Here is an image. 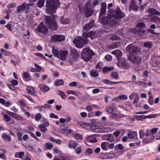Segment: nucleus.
Masks as SVG:
<instances>
[{
    "label": "nucleus",
    "mask_w": 160,
    "mask_h": 160,
    "mask_svg": "<svg viewBox=\"0 0 160 160\" xmlns=\"http://www.w3.org/2000/svg\"><path fill=\"white\" fill-rule=\"evenodd\" d=\"M138 9V6L136 2L133 0H132L130 4L129 10L130 11H137Z\"/></svg>",
    "instance_id": "nucleus-15"
},
{
    "label": "nucleus",
    "mask_w": 160,
    "mask_h": 160,
    "mask_svg": "<svg viewBox=\"0 0 160 160\" xmlns=\"http://www.w3.org/2000/svg\"><path fill=\"white\" fill-rule=\"evenodd\" d=\"M135 118L138 120H141L145 119V116L143 115H137L136 116Z\"/></svg>",
    "instance_id": "nucleus-50"
},
{
    "label": "nucleus",
    "mask_w": 160,
    "mask_h": 160,
    "mask_svg": "<svg viewBox=\"0 0 160 160\" xmlns=\"http://www.w3.org/2000/svg\"><path fill=\"white\" fill-rule=\"evenodd\" d=\"M65 37L62 35H54L52 36L51 39L53 41L61 42L64 40Z\"/></svg>",
    "instance_id": "nucleus-14"
},
{
    "label": "nucleus",
    "mask_w": 160,
    "mask_h": 160,
    "mask_svg": "<svg viewBox=\"0 0 160 160\" xmlns=\"http://www.w3.org/2000/svg\"><path fill=\"white\" fill-rule=\"evenodd\" d=\"M117 98H120V100H126L128 98L127 96L122 94L120 96L117 97Z\"/></svg>",
    "instance_id": "nucleus-54"
},
{
    "label": "nucleus",
    "mask_w": 160,
    "mask_h": 160,
    "mask_svg": "<svg viewBox=\"0 0 160 160\" xmlns=\"http://www.w3.org/2000/svg\"><path fill=\"white\" fill-rule=\"evenodd\" d=\"M23 78L24 80L26 81H29L30 79V77L28 73L27 72H25L23 73Z\"/></svg>",
    "instance_id": "nucleus-39"
},
{
    "label": "nucleus",
    "mask_w": 160,
    "mask_h": 160,
    "mask_svg": "<svg viewBox=\"0 0 160 160\" xmlns=\"http://www.w3.org/2000/svg\"><path fill=\"white\" fill-rule=\"evenodd\" d=\"M93 136L90 135L87 138V140L88 142L93 143L96 142H97V138L95 137H92Z\"/></svg>",
    "instance_id": "nucleus-28"
},
{
    "label": "nucleus",
    "mask_w": 160,
    "mask_h": 160,
    "mask_svg": "<svg viewBox=\"0 0 160 160\" xmlns=\"http://www.w3.org/2000/svg\"><path fill=\"white\" fill-rule=\"evenodd\" d=\"M34 118L36 121H38L42 118V115L40 113H38L35 116Z\"/></svg>",
    "instance_id": "nucleus-51"
},
{
    "label": "nucleus",
    "mask_w": 160,
    "mask_h": 160,
    "mask_svg": "<svg viewBox=\"0 0 160 160\" xmlns=\"http://www.w3.org/2000/svg\"><path fill=\"white\" fill-rule=\"evenodd\" d=\"M90 3L89 2L86 3L85 5V12H86L85 16L87 17H88L92 15L93 13L92 10L90 8Z\"/></svg>",
    "instance_id": "nucleus-9"
},
{
    "label": "nucleus",
    "mask_w": 160,
    "mask_h": 160,
    "mask_svg": "<svg viewBox=\"0 0 160 160\" xmlns=\"http://www.w3.org/2000/svg\"><path fill=\"white\" fill-rule=\"evenodd\" d=\"M7 152L5 149H0V158L4 160L6 159V157L5 155V153Z\"/></svg>",
    "instance_id": "nucleus-26"
},
{
    "label": "nucleus",
    "mask_w": 160,
    "mask_h": 160,
    "mask_svg": "<svg viewBox=\"0 0 160 160\" xmlns=\"http://www.w3.org/2000/svg\"><path fill=\"white\" fill-rule=\"evenodd\" d=\"M90 74L94 78L97 77L99 75V73L98 72L94 70L91 71Z\"/></svg>",
    "instance_id": "nucleus-37"
},
{
    "label": "nucleus",
    "mask_w": 160,
    "mask_h": 160,
    "mask_svg": "<svg viewBox=\"0 0 160 160\" xmlns=\"http://www.w3.org/2000/svg\"><path fill=\"white\" fill-rule=\"evenodd\" d=\"M129 139L133 140H137L138 139V134L137 132L132 131L129 132L128 134Z\"/></svg>",
    "instance_id": "nucleus-18"
},
{
    "label": "nucleus",
    "mask_w": 160,
    "mask_h": 160,
    "mask_svg": "<svg viewBox=\"0 0 160 160\" xmlns=\"http://www.w3.org/2000/svg\"><path fill=\"white\" fill-rule=\"evenodd\" d=\"M109 144V142H103L101 144V147L105 151H107L108 150V144Z\"/></svg>",
    "instance_id": "nucleus-29"
},
{
    "label": "nucleus",
    "mask_w": 160,
    "mask_h": 160,
    "mask_svg": "<svg viewBox=\"0 0 160 160\" xmlns=\"http://www.w3.org/2000/svg\"><path fill=\"white\" fill-rule=\"evenodd\" d=\"M2 136L3 139L6 142H9L11 140L10 136L7 134L3 133L2 134Z\"/></svg>",
    "instance_id": "nucleus-27"
},
{
    "label": "nucleus",
    "mask_w": 160,
    "mask_h": 160,
    "mask_svg": "<svg viewBox=\"0 0 160 160\" xmlns=\"http://www.w3.org/2000/svg\"><path fill=\"white\" fill-rule=\"evenodd\" d=\"M92 152V150L89 148H88L86 151V154L87 155H88L91 154Z\"/></svg>",
    "instance_id": "nucleus-59"
},
{
    "label": "nucleus",
    "mask_w": 160,
    "mask_h": 160,
    "mask_svg": "<svg viewBox=\"0 0 160 160\" xmlns=\"http://www.w3.org/2000/svg\"><path fill=\"white\" fill-rule=\"evenodd\" d=\"M52 150L53 152V153L55 154L58 153L60 155L61 153H63L61 151L57 148H54Z\"/></svg>",
    "instance_id": "nucleus-45"
},
{
    "label": "nucleus",
    "mask_w": 160,
    "mask_h": 160,
    "mask_svg": "<svg viewBox=\"0 0 160 160\" xmlns=\"http://www.w3.org/2000/svg\"><path fill=\"white\" fill-rule=\"evenodd\" d=\"M78 145V143L73 140L70 141L68 143V146L70 149H75Z\"/></svg>",
    "instance_id": "nucleus-21"
},
{
    "label": "nucleus",
    "mask_w": 160,
    "mask_h": 160,
    "mask_svg": "<svg viewBox=\"0 0 160 160\" xmlns=\"http://www.w3.org/2000/svg\"><path fill=\"white\" fill-rule=\"evenodd\" d=\"M52 51L54 56L58 58L59 52L57 49H56L55 48H52Z\"/></svg>",
    "instance_id": "nucleus-43"
},
{
    "label": "nucleus",
    "mask_w": 160,
    "mask_h": 160,
    "mask_svg": "<svg viewBox=\"0 0 160 160\" xmlns=\"http://www.w3.org/2000/svg\"><path fill=\"white\" fill-rule=\"evenodd\" d=\"M137 47L131 44L129 45L127 48V51L130 53H135L137 50Z\"/></svg>",
    "instance_id": "nucleus-17"
},
{
    "label": "nucleus",
    "mask_w": 160,
    "mask_h": 160,
    "mask_svg": "<svg viewBox=\"0 0 160 160\" xmlns=\"http://www.w3.org/2000/svg\"><path fill=\"white\" fill-rule=\"evenodd\" d=\"M59 6V0H46V11L50 14L56 13V9Z\"/></svg>",
    "instance_id": "nucleus-2"
},
{
    "label": "nucleus",
    "mask_w": 160,
    "mask_h": 160,
    "mask_svg": "<svg viewBox=\"0 0 160 160\" xmlns=\"http://www.w3.org/2000/svg\"><path fill=\"white\" fill-rule=\"evenodd\" d=\"M58 92L59 93V95L61 96L62 99H64L67 97V95L63 92L59 90Z\"/></svg>",
    "instance_id": "nucleus-44"
},
{
    "label": "nucleus",
    "mask_w": 160,
    "mask_h": 160,
    "mask_svg": "<svg viewBox=\"0 0 160 160\" xmlns=\"http://www.w3.org/2000/svg\"><path fill=\"white\" fill-rule=\"evenodd\" d=\"M4 120L6 122L10 121L11 122V124H12L13 122V120L12 119H11V118L7 114H4L3 116Z\"/></svg>",
    "instance_id": "nucleus-35"
},
{
    "label": "nucleus",
    "mask_w": 160,
    "mask_h": 160,
    "mask_svg": "<svg viewBox=\"0 0 160 160\" xmlns=\"http://www.w3.org/2000/svg\"><path fill=\"white\" fill-rule=\"evenodd\" d=\"M37 30L39 32L42 33H46L48 32V29L42 23H41L37 28Z\"/></svg>",
    "instance_id": "nucleus-16"
},
{
    "label": "nucleus",
    "mask_w": 160,
    "mask_h": 160,
    "mask_svg": "<svg viewBox=\"0 0 160 160\" xmlns=\"http://www.w3.org/2000/svg\"><path fill=\"white\" fill-rule=\"evenodd\" d=\"M45 0H39L38 3V6L39 8L42 7L44 4Z\"/></svg>",
    "instance_id": "nucleus-48"
},
{
    "label": "nucleus",
    "mask_w": 160,
    "mask_h": 160,
    "mask_svg": "<svg viewBox=\"0 0 160 160\" xmlns=\"http://www.w3.org/2000/svg\"><path fill=\"white\" fill-rule=\"evenodd\" d=\"M102 139L104 140H107L110 142H113L114 141V138L112 135L111 134H106L102 137Z\"/></svg>",
    "instance_id": "nucleus-13"
},
{
    "label": "nucleus",
    "mask_w": 160,
    "mask_h": 160,
    "mask_svg": "<svg viewBox=\"0 0 160 160\" xmlns=\"http://www.w3.org/2000/svg\"><path fill=\"white\" fill-rule=\"evenodd\" d=\"M45 20V24L48 28L52 30H56L58 26L54 17L46 16Z\"/></svg>",
    "instance_id": "nucleus-3"
},
{
    "label": "nucleus",
    "mask_w": 160,
    "mask_h": 160,
    "mask_svg": "<svg viewBox=\"0 0 160 160\" xmlns=\"http://www.w3.org/2000/svg\"><path fill=\"white\" fill-rule=\"evenodd\" d=\"M75 151L76 154H79L81 153L82 151L81 148L80 147H78L75 149Z\"/></svg>",
    "instance_id": "nucleus-61"
},
{
    "label": "nucleus",
    "mask_w": 160,
    "mask_h": 160,
    "mask_svg": "<svg viewBox=\"0 0 160 160\" xmlns=\"http://www.w3.org/2000/svg\"><path fill=\"white\" fill-rule=\"evenodd\" d=\"M60 22L63 24H68L69 22V20L63 17H61L60 19Z\"/></svg>",
    "instance_id": "nucleus-30"
},
{
    "label": "nucleus",
    "mask_w": 160,
    "mask_h": 160,
    "mask_svg": "<svg viewBox=\"0 0 160 160\" xmlns=\"http://www.w3.org/2000/svg\"><path fill=\"white\" fill-rule=\"evenodd\" d=\"M93 21H91V22L85 25L83 27L84 30L86 31L90 29L93 26Z\"/></svg>",
    "instance_id": "nucleus-23"
},
{
    "label": "nucleus",
    "mask_w": 160,
    "mask_h": 160,
    "mask_svg": "<svg viewBox=\"0 0 160 160\" xmlns=\"http://www.w3.org/2000/svg\"><path fill=\"white\" fill-rule=\"evenodd\" d=\"M86 109L88 112H91L92 110V107L91 105H88L86 107Z\"/></svg>",
    "instance_id": "nucleus-63"
},
{
    "label": "nucleus",
    "mask_w": 160,
    "mask_h": 160,
    "mask_svg": "<svg viewBox=\"0 0 160 160\" xmlns=\"http://www.w3.org/2000/svg\"><path fill=\"white\" fill-rule=\"evenodd\" d=\"M148 12L151 15H160V12L154 8H150L148 10Z\"/></svg>",
    "instance_id": "nucleus-24"
},
{
    "label": "nucleus",
    "mask_w": 160,
    "mask_h": 160,
    "mask_svg": "<svg viewBox=\"0 0 160 160\" xmlns=\"http://www.w3.org/2000/svg\"><path fill=\"white\" fill-rule=\"evenodd\" d=\"M108 38L112 40H118L120 39V37L115 34H109L107 36Z\"/></svg>",
    "instance_id": "nucleus-25"
},
{
    "label": "nucleus",
    "mask_w": 160,
    "mask_h": 160,
    "mask_svg": "<svg viewBox=\"0 0 160 160\" xmlns=\"http://www.w3.org/2000/svg\"><path fill=\"white\" fill-rule=\"evenodd\" d=\"M38 128L42 132H45L47 130L46 127L42 124H40L38 126Z\"/></svg>",
    "instance_id": "nucleus-32"
},
{
    "label": "nucleus",
    "mask_w": 160,
    "mask_h": 160,
    "mask_svg": "<svg viewBox=\"0 0 160 160\" xmlns=\"http://www.w3.org/2000/svg\"><path fill=\"white\" fill-rule=\"evenodd\" d=\"M68 52L67 50H61L58 58L62 60H64L66 58V56L68 54Z\"/></svg>",
    "instance_id": "nucleus-12"
},
{
    "label": "nucleus",
    "mask_w": 160,
    "mask_h": 160,
    "mask_svg": "<svg viewBox=\"0 0 160 160\" xmlns=\"http://www.w3.org/2000/svg\"><path fill=\"white\" fill-rule=\"evenodd\" d=\"M17 138L19 141L22 140V134L20 132H18L17 134Z\"/></svg>",
    "instance_id": "nucleus-62"
},
{
    "label": "nucleus",
    "mask_w": 160,
    "mask_h": 160,
    "mask_svg": "<svg viewBox=\"0 0 160 160\" xmlns=\"http://www.w3.org/2000/svg\"><path fill=\"white\" fill-rule=\"evenodd\" d=\"M107 15L108 16L103 19H100V21L102 24L108 25H112L114 23L116 19H120L125 16L124 13L120 10L119 8L115 11L111 9H109Z\"/></svg>",
    "instance_id": "nucleus-1"
},
{
    "label": "nucleus",
    "mask_w": 160,
    "mask_h": 160,
    "mask_svg": "<svg viewBox=\"0 0 160 160\" xmlns=\"http://www.w3.org/2000/svg\"><path fill=\"white\" fill-rule=\"evenodd\" d=\"M94 132H106L110 131V129L109 128H104L100 129L96 128L94 130Z\"/></svg>",
    "instance_id": "nucleus-20"
},
{
    "label": "nucleus",
    "mask_w": 160,
    "mask_h": 160,
    "mask_svg": "<svg viewBox=\"0 0 160 160\" xmlns=\"http://www.w3.org/2000/svg\"><path fill=\"white\" fill-rule=\"evenodd\" d=\"M45 147L48 149H51L53 147V145L51 143H47L46 144Z\"/></svg>",
    "instance_id": "nucleus-57"
},
{
    "label": "nucleus",
    "mask_w": 160,
    "mask_h": 160,
    "mask_svg": "<svg viewBox=\"0 0 160 160\" xmlns=\"http://www.w3.org/2000/svg\"><path fill=\"white\" fill-rule=\"evenodd\" d=\"M27 91L31 94H33L35 92L34 88L32 86H28L27 88Z\"/></svg>",
    "instance_id": "nucleus-33"
},
{
    "label": "nucleus",
    "mask_w": 160,
    "mask_h": 160,
    "mask_svg": "<svg viewBox=\"0 0 160 160\" xmlns=\"http://www.w3.org/2000/svg\"><path fill=\"white\" fill-rule=\"evenodd\" d=\"M24 154V153L23 152H18L16 153L15 157L16 158H22Z\"/></svg>",
    "instance_id": "nucleus-42"
},
{
    "label": "nucleus",
    "mask_w": 160,
    "mask_h": 160,
    "mask_svg": "<svg viewBox=\"0 0 160 160\" xmlns=\"http://www.w3.org/2000/svg\"><path fill=\"white\" fill-rule=\"evenodd\" d=\"M72 136L76 138L79 139H81L82 138V136L79 134L73 133Z\"/></svg>",
    "instance_id": "nucleus-52"
},
{
    "label": "nucleus",
    "mask_w": 160,
    "mask_h": 160,
    "mask_svg": "<svg viewBox=\"0 0 160 160\" xmlns=\"http://www.w3.org/2000/svg\"><path fill=\"white\" fill-rule=\"evenodd\" d=\"M117 65L121 69H126L129 67V65L127 63L126 60L123 58H121L119 60Z\"/></svg>",
    "instance_id": "nucleus-7"
},
{
    "label": "nucleus",
    "mask_w": 160,
    "mask_h": 160,
    "mask_svg": "<svg viewBox=\"0 0 160 160\" xmlns=\"http://www.w3.org/2000/svg\"><path fill=\"white\" fill-rule=\"evenodd\" d=\"M112 53L115 55L118 60L120 58L122 55V52L118 50L113 51L112 52Z\"/></svg>",
    "instance_id": "nucleus-22"
},
{
    "label": "nucleus",
    "mask_w": 160,
    "mask_h": 160,
    "mask_svg": "<svg viewBox=\"0 0 160 160\" xmlns=\"http://www.w3.org/2000/svg\"><path fill=\"white\" fill-rule=\"evenodd\" d=\"M140 138H142L144 136V132L143 130H140L139 131Z\"/></svg>",
    "instance_id": "nucleus-64"
},
{
    "label": "nucleus",
    "mask_w": 160,
    "mask_h": 160,
    "mask_svg": "<svg viewBox=\"0 0 160 160\" xmlns=\"http://www.w3.org/2000/svg\"><path fill=\"white\" fill-rule=\"evenodd\" d=\"M42 85H39V87L41 89H42L44 92L47 91L49 90V88L47 87L45 85L43 87H42Z\"/></svg>",
    "instance_id": "nucleus-47"
},
{
    "label": "nucleus",
    "mask_w": 160,
    "mask_h": 160,
    "mask_svg": "<svg viewBox=\"0 0 160 160\" xmlns=\"http://www.w3.org/2000/svg\"><path fill=\"white\" fill-rule=\"evenodd\" d=\"M92 51L89 48H85L83 49L81 53L82 59L85 61H87L92 57Z\"/></svg>",
    "instance_id": "nucleus-5"
},
{
    "label": "nucleus",
    "mask_w": 160,
    "mask_h": 160,
    "mask_svg": "<svg viewBox=\"0 0 160 160\" xmlns=\"http://www.w3.org/2000/svg\"><path fill=\"white\" fill-rule=\"evenodd\" d=\"M146 27L145 24L142 22L138 23L136 25V28L137 29L135 28L131 29L130 30L131 32L137 34L139 36L142 35L145 32V31L142 29Z\"/></svg>",
    "instance_id": "nucleus-4"
},
{
    "label": "nucleus",
    "mask_w": 160,
    "mask_h": 160,
    "mask_svg": "<svg viewBox=\"0 0 160 160\" xmlns=\"http://www.w3.org/2000/svg\"><path fill=\"white\" fill-rule=\"evenodd\" d=\"M111 76L112 78H114L116 79H118L119 78L117 73L115 72H112L111 73Z\"/></svg>",
    "instance_id": "nucleus-46"
},
{
    "label": "nucleus",
    "mask_w": 160,
    "mask_h": 160,
    "mask_svg": "<svg viewBox=\"0 0 160 160\" xmlns=\"http://www.w3.org/2000/svg\"><path fill=\"white\" fill-rule=\"evenodd\" d=\"M7 113L9 116L18 120L23 121L24 119L20 115L8 111H7Z\"/></svg>",
    "instance_id": "nucleus-11"
},
{
    "label": "nucleus",
    "mask_w": 160,
    "mask_h": 160,
    "mask_svg": "<svg viewBox=\"0 0 160 160\" xmlns=\"http://www.w3.org/2000/svg\"><path fill=\"white\" fill-rule=\"evenodd\" d=\"M26 6L25 4H22L21 6H19L17 10V11L18 12H20L21 11H23L25 9Z\"/></svg>",
    "instance_id": "nucleus-34"
},
{
    "label": "nucleus",
    "mask_w": 160,
    "mask_h": 160,
    "mask_svg": "<svg viewBox=\"0 0 160 160\" xmlns=\"http://www.w3.org/2000/svg\"><path fill=\"white\" fill-rule=\"evenodd\" d=\"M106 6L107 5L104 2H102L101 9L99 18V22L102 23L100 22V19H103L104 18H105V17H104L103 18H102L101 17V16L105 14L106 12Z\"/></svg>",
    "instance_id": "nucleus-8"
},
{
    "label": "nucleus",
    "mask_w": 160,
    "mask_h": 160,
    "mask_svg": "<svg viewBox=\"0 0 160 160\" xmlns=\"http://www.w3.org/2000/svg\"><path fill=\"white\" fill-rule=\"evenodd\" d=\"M67 93L68 94H72L78 96L79 93V92L76 93L74 91L72 90H68L67 92Z\"/></svg>",
    "instance_id": "nucleus-49"
},
{
    "label": "nucleus",
    "mask_w": 160,
    "mask_h": 160,
    "mask_svg": "<svg viewBox=\"0 0 160 160\" xmlns=\"http://www.w3.org/2000/svg\"><path fill=\"white\" fill-rule=\"evenodd\" d=\"M69 85L71 87H76L78 85V83L77 82L74 81L69 83Z\"/></svg>",
    "instance_id": "nucleus-58"
},
{
    "label": "nucleus",
    "mask_w": 160,
    "mask_h": 160,
    "mask_svg": "<svg viewBox=\"0 0 160 160\" xmlns=\"http://www.w3.org/2000/svg\"><path fill=\"white\" fill-rule=\"evenodd\" d=\"M140 144L139 142L130 143L129 144V146L130 147H137L139 146Z\"/></svg>",
    "instance_id": "nucleus-55"
},
{
    "label": "nucleus",
    "mask_w": 160,
    "mask_h": 160,
    "mask_svg": "<svg viewBox=\"0 0 160 160\" xmlns=\"http://www.w3.org/2000/svg\"><path fill=\"white\" fill-rule=\"evenodd\" d=\"M107 112L110 114L112 113L113 112V109L110 107H107L106 108Z\"/></svg>",
    "instance_id": "nucleus-53"
},
{
    "label": "nucleus",
    "mask_w": 160,
    "mask_h": 160,
    "mask_svg": "<svg viewBox=\"0 0 160 160\" xmlns=\"http://www.w3.org/2000/svg\"><path fill=\"white\" fill-rule=\"evenodd\" d=\"M1 52L5 56H11L12 54L9 52L3 49H1Z\"/></svg>",
    "instance_id": "nucleus-38"
},
{
    "label": "nucleus",
    "mask_w": 160,
    "mask_h": 160,
    "mask_svg": "<svg viewBox=\"0 0 160 160\" xmlns=\"http://www.w3.org/2000/svg\"><path fill=\"white\" fill-rule=\"evenodd\" d=\"M64 82L62 80L57 79L54 82V85L56 86H61L63 84Z\"/></svg>",
    "instance_id": "nucleus-36"
},
{
    "label": "nucleus",
    "mask_w": 160,
    "mask_h": 160,
    "mask_svg": "<svg viewBox=\"0 0 160 160\" xmlns=\"http://www.w3.org/2000/svg\"><path fill=\"white\" fill-rule=\"evenodd\" d=\"M104 126V124L103 122H99L97 123L96 127L98 128H100Z\"/></svg>",
    "instance_id": "nucleus-60"
},
{
    "label": "nucleus",
    "mask_w": 160,
    "mask_h": 160,
    "mask_svg": "<svg viewBox=\"0 0 160 160\" xmlns=\"http://www.w3.org/2000/svg\"><path fill=\"white\" fill-rule=\"evenodd\" d=\"M59 158L60 160H70V158L63 153L59 155Z\"/></svg>",
    "instance_id": "nucleus-31"
},
{
    "label": "nucleus",
    "mask_w": 160,
    "mask_h": 160,
    "mask_svg": "<svg viewBox=\"0 0 160 160\" xmlns=\"http://www.w3.org/2000/svg\"><path fill=\"white\" fill-rule=\"evenodd\" d=\"M129 59L130 61L134 64H139L142 61L141 58L137 56H131Z\"/></svg>",
    "instance_id": "nucleus-10"
},
{
    "label": "nucleus",
    "mask_w": 160,
    "mask_h": 160,
    "mask_svg": "<svg viewBox=\"0 0 160 160\" xmlns=\"http://www.w3.org/2000/svg\"><path fill=\"white\" fill-rule=\"evenodd\" d=\"M144 46L147 48H150L152 46V43L151 42H146L144 43Z\"/></svg>",
    "instance_id": "nucleus-41"
},
{
    "label": "nucleus",
    "mask_w": 160,
    "mask_h": 160,
    "mask_svg": "<svg viewBox=\"0 0 160 160\" xmlns=\"http://www.w3.org/2000/svg\"><path fill=\"white\" fill-rule=\"evenodd\" d=\"M129 98L130 100H132L134 99L133 103H135L137 102L139 99V98L138 93H133L131 94L129 96Z\"/></svg>",
    "instance_id": "nucleus-19"
},
{
    "label": "nucleus",
    "mask_w": 160,
    "mask_h": 160,
    "mask_svg": "<svg viewBox=\"0 0 160 160\" xmlns=\"http://www.w3.org/2000/svg\"><path fill=\"white\" fill-rule=\"evenodd\" d=\"M113 69V68H109L105 67L102 69L103 72L104 73H106L107 72H109Z\"/></svg>",
    "instance_id": "nucleus-40"
},
{
    "label": "nucleus",
    "mask_w": 160,
    "mask_h": 160,
    "mask_svg": "<svg viewBox=\"0 0 160 160\" xmlns=\"http://www.w3.org/2000/svg\"><path fill=\"white\" fill-rule=\"evenodd\" d=\"M12 57V59H14L16 60V62H18L20 60L18 56L17 55H12H12H11V56Z\"/></svg>",
    "instance_id": "nucleus-56"
},
{
    "label": "nucleus",
    "mask_w": 160,
    "mask_h": 160,
    "mask_svg": "<svg viewBox=\"0 0 160 160\" xmlns=\"http://www.w3.org/2000/svg\"><path fill=\"white\" fill-rule=\"evenodd\" d=\"M86 38L83 39L82 37H78L74 39L73 42L76 47L81 48L86 43Z\"/></svg>",
    "instance_id": "nucleus-6"
}]
</instances>
